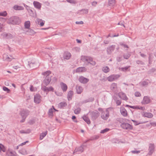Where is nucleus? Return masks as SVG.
<instances>
[{
	"instance_id": "nucleus-1",
	"label": "nucleus",
	"mask_w": 156,
	"mask_h": 156,
	"mask_svg": "<svg viewBox=\"0 0 156 156\" xmlns=\"http://www.w3.org/2000/svg\"><path fill=\"white\" fill-rule=\"evenodd\" d=\"M81 60L85 63L90 64L92 66H94L96 64V62L93 61L92 58L87 56L82 55L81 57Z\"/></svg>"
},
{
	"instance_id": "nucleus-2",
	"label": "nucleus",
	"mask_w": 156,
	"mask_h": 156,
	"mask_svg": "<svg viewBox=\"0 0 156 156\" xmlns=\"http://www.w3.org/2000/svg\"><path fill=\"white\" fill-rule=\"evenodd\" d=\"M20 22L19 17L16 16L11 17L8 20V23L13 24H19Z\"/></svg>"
},
{
	"instance_id": "nucleus-3",
	"label": "nucleus",
	"mask_w": 156,
	"mask_h": 156,
	"mask_svg": "<svg viewBox=\"0 0 156 156\" xmlns=\"http://www.w3.org/2000/svg\"><path fill=\"white\" fill-rule=\"evenodd\" d=\"M89 113L90 115L91 119L93 121L96 119L100 115L99 112L97 110L89 112Z\"/></svg>"
},
{
	"instance_id": "nucleus-4",
	"label": "nucleus",
	"mask_w": 156,
	"mask_h": 156,
	"mask_svg": "<svg viewBox=\"0 0 156 156\" xmlns=\"http://www.w3.org/2000/svg\"><path fill=\"white\" fill-rule=\"evenodd\" d=\"M30 111L27 109H23L20 112V115L22 118H26L29 115Z\"/></svg>"
},
{
	"instance_id": "nucleus-5",
	"label": "nucleus",
	"mask_w": 156,
	"mask_h": 156,
	"mask_svg": "<svg viewBox=\"0 0 156 156\" xmlns=\"http://www.w3.org/2000/svg\"><path fill=\"white\" fill-rule=\"evenodd\" d=\"M120 77V75L118 74L111 75L107 78V80L109 81L112 82L117 80Z\"/></svg>"
},
{
	"instance_id": "nucleus-6",
	"label": "nucleus",
	"mask_w": 156,
	"mask_h": 156,
	"mask_svg": "<svg viewBox=\"0 0 156 156\" xmlns=\"http://www.w3.org/2000/svg\"><path fill=\"white\" fill-rule=\"evenodd\" d=\"M86 147V145L82 144L80 146L76 147L73 153L77 152H78L79 153L82 152L84 150V147Z\"/></svg>"
},
{
	"instance_id": "nucleus-7",
	"label": "nucleus",
	"mask_w": 156,
	"mask_h": 156,
	"mask_svg": "<svg viewBox=\"0 0 156 156\" xmlns=\"http://www.w3.org/2000/svg\"><path fill=\"white\" fill-rule=\"evenodd\" d=\"M120 126L124 129H133L132 126L127 123L123 122L120 125Z\"/></svg>"
},
{
	"instance_id": "nucleus-8",
	"label": "nucleus",
	"mask_w": 156,
	"mask_h": 156,
	"mask_svg": "<svg viewBox=\"0 0 156 156\" xmlns=\"http://www.w3.org/2000/svg\"><path fill=\"white\" fill-rule=\"evenodd\" d=\"M109 116V112L107 109H106L105 112H102L101 114V118L104 120H107Z\"/></svg>"
},
{
	"instance_id": "nucleus-9",
	"label": "nucleus",
	"mask_w": 156,
	"mask_h": 156,
	"mask_svg": "<svg viewBox=\"0 0 156 156\" xmlns=\"http://www.w3.org/2000/svg\"><path fill=\"white\" fill-rule=\"evenodd\" d=\"M155 149L154 145L153 144H150L149 145L148 154L151 155L154 152Z\"/></svg>"
},
{
	"instance_id": "nucleus-10",
	"label": "nucleus",
	"mask_w": 156,
	"mask_h": 156,
	"mask_svg": "<svg viewBox=\"0 0 156 156\" xmlns=\"http://www.w3.org/2000/svg\"><path fill=\"white\" fill-rule=\"evenodd\" d=\"M151 102V100L149 97L147 96H145L144 97L143 100L141 102V103L143 105H145Z\"/></svg>"
},
{
	"instance_id": "nucleus-11",
	"label": "nucleus",
	"mask_w": 156,
	"mask_h": 156,
	"mask_svg": "<svg viewBox=\"0 0 156 156\" xmlns=\"http://www.w3.org/2000/svg\"><path fill=\"white\" fill-rule=\"evenodd\" d=\"M115 48V45H112L108 47L107 49V52L108 55H110L114 51Z\"/></svg>"
},
{
	"instance_id": "nucleus-12",
	"label": "nucleus",
	"mask_w": 156,
	"mask_h": 156,
	"mask_svg": "<svg viewBox=\"0 0 156 156\" xmlns=\"http://www.w3.org/2000/svg\"><path fill=\"white\" fill-rule=\"evenodd\" d=\"M34 102L36 104H39L41 101V96L39 94H36L34 96Z\"/></svg>"
},
{
	"instance_id": "nucleus-13",
	"label": "nucleus",
	"mask_w": 156,
	"mask_h": 156,
	"mask_svg": "<svg viewBox=\"0 0 156 156\" xmlns=\"http://www.w3.org/2000/svg\"><path fill=\"white\" fill-rule=\"evenodd\" d=\"M79 80L80 83L85 84L87 83L89 81V79L82 76H81L80 77L79 79Z\"/></svg>"
},
{
	"instance_id": "nucleus-14",
	"label": "nucleus",
	"mask_w": 156,
	"mask_h": 156,
	"mask_svg": "<svg viewBox=\"0 0 156 156\" xmlns=\"http://www.w3.org/2000/svg\"><path fill=\"white\" fill-rule=\"evenodd\" d=\"M119 96L122 99L127 101L128 100V98L127 97L126 94L122 92H120L119 93Z\"/></svg>"
},
{
	"instance_id": "nucleus-15",
	"label": "nucleus",
	"mask_w": 156,
	"mask_h": 156,
	"mask_svg": "<svg viewBox=\"0 0 156 156\" xmlns=\"http://www.w3.org/2000/svg\"><path fill=\"white\" fill-rule=\"evenodd\" d=\"M87 69L84 67H80L77 68L76 70V73H82L87 71Z\"/></svg>"
},
{
	"instance_id": "nucleus-16",
	"label": "nucleus",
	"mask_w": 156,
	"mask_h": 156,
	"mask_svg": "<svg viewBox=\"0 0 156 156\" xmlns=\"http://www.w3.org/2000/svg\"><path fill=\"white\" fill-rule=\"evenodd\" d=\"M33 5L35 8L38 9H40L41 6V4L37 1H34L33 2Z\"/></svg>"
},
{
	"instance_id": "nucleus-17",
	"label": "nucleus",
	"mask_w": 156,
	"mask_h": 156,
	"mask_svg": "<svg viewBox=\"0 0 156 156\" xmlns=\"http://www.w3.org/2000/svg\"><path fill=\"white\" fill-rule=\"evenodd\" d=\"M51 80V76H47L45 77V79L44 80V83L46 85H47L48 84L50 83Z\"/></svg>"
},
{
	"instance_id": "nucleus-18",
	"label": "nucleus",
	"mask_w": 156,
	"mask_h": 156,
	"mask_svg": "<svg viewBox=\"0 0 156 156\" xmlns=\"http://www.w3.org/2000/svg\"><path fill=\"white\" fill-rule=\"evenodd\" d=\"M42 90L44 92H47L51 91L53 92L54 88L52 87H49L44 86L42 88Z\"/></svg>"
},
{
	"instance_id": "nucleus-19",
	"label": "nucleus",
	"mask_w": 156,
	"mask_h": 156,
	"mask_svg": "<svg viewBox=\"0 0 156 156\" xmlns=\"http://www.w3.org/2000/svg\"><path fill=\"white\" fill-rule=\"evenodd\" d=\"M151 83V82L148 80H146L142 81L140 83V84L141 86L143 87L147 86L149 83Z\"/></svg>"
},
{
	"instance_id": "nucleus-20",
	"label": "nucleus",
	"mask_w": 156,
	"mask_h": 156,
	"mask_svg": "<svg viewBox=\"0 0 156 156\" xmlns=\"http://www.w3.org/2000/svg\"><path fill=\"white\" fill-rule=\"evenodd\" d=\"M120 112L121 114L124 117H126L127 115V112L125 108H120Z\"/></svg>"
},
{
	"instance_id": "nucleus-21",
	"label": "nucleus",
	"mask_w": 156,
	"mask_h": 156,
	"mask_svg": "<svg viewBox=\"0 0 156 156\" xmlns=\"http://www.w3.org/2000/svg\"><path fill=\"white\" fill-rule=\"evenodd\" d=\"M28 30L26 31L25 33L28 35H33L34 34L35 32L32 29H28Z\"/></svg>"
},
{
	"instance_id": "nucleus-22",
	"label": "nucleus",
	"mask_w": 156,
	"mask_h": 156,
	"mask_svg": "<svg viewBox=\"0 0 156 156\" xmlns=\"http://www.w3.org/2000/svg\"><path fill=\"white\" fill-rule=\"evenodd\" d=\"M60 85L61 87V88L62 89L63 91H66L67 89V85L66 84L63 83H61L60 84Z\"/></svg>"
},
{
	"instance_id": "nucleus-23",
	"label": "nucleus",
	"mask_w": 156,
	"mask_h": 156,
	"mask_svg": "<svg viewBox=\"0 0 156 156\" xmlns=\"http://www.w3.org/2000/svg\"><path fill=\"white\" fill-rule=\"evenodd\" d=\"M71 56V54L69 52H65L63 57L64 59H69L70 58Z\"/></svg>"
},
{
	"instance_id": "nucleus-24",
	"label": "nucleus",
	"mask_w": 156,
	"mask_h": 156,
	"mask_svg": "<svg viewBox=\"0 0 156 156\" xmlns=\"http://www.w3.org/2000/svg\"><path fill=\"white\" fill-rule=\"evenodd\" d=\"M16 153L15 151H8L7 152V154L8 156H15L16 155Z\"/></svg>"
},
{
	"instance_id": "nucleus-25",
	"label": "nucleus",
	"mask_w": 156,
	"mask_h": 156,
	"mask_svg": "<svg viewBox=\"0 0 156 156\" xmlns=\"http://www.w3.org/2000/svg\"><path fill=\"white\" fill-rule=\"evenodd\" d=\"M13 8L14 10H22L24 9V8L23 6L17 5H14Z\"/></svg>"
},
{
	"instance_id": "nucleus-26",
	"label": "nucleus",
	"mask_w": 156,
	"mask_h": 156,
	"mask_svg": "<svg viewBox=\"0 0 156 156\" xmlns=\"http://www.w3.org/2000/svg\"><path fill=\"white\" fill-rule=\"evenodd\" d=\"M117 88V85L116 83H112L111 85L110 89L114 91L116 90Z\"/></svg>"
},
{
	"instance_id": "nucleus-27",
	"label": "nucleus",
	"mask_w": 156,
	"mask_h": 156,
	"mask_svg": "<svg viewBox=\"0 0 156 156\" xmlns=\"http://www.w3.org/2000/svg\"><path fill=\"white\" fill-rule=\"evenodd\" d=\"M83 90V88L81 86H77L76 87V91L77 94H80Z\"/></svg>"
},
{
	"instance_id": "nucleus-28",
	"label": "nucleus",
	"mask_w": 156,
	"mask_h": 156,
	"mask_svg": "<svg viewBox=\"0 0 156 156\" xmlns=\"http://www.w3.org/2000/svg\"><path fill=\"white\" fill-rule=\"evenodd\" d=\"M35 63H33L32 62H28V63L27 66L28 68L32 69H34L35 68Z\"/></svg>"
},
{
	"instance_id": "nucleus-29",
	"label": "nucleus",
	"mask_w": 156,
	"mask_h": 156,
	"mask_svg": "<svg viewBox=\"0 0 156 156\" xmlns=\"http://www.w3.org/2000/svg\"><path fill=\"white\" fill-rule=\"evenodd\" d=\"M73 94V92L72 90H70L68 92L67 98L68 101H69L71 100Z\"/></svg>"
},
{
	"instance_id": "nucleus-30",
	"label": "nucleus",
	"mask_w": 156,
	"mask_h": 156,
	"mask_svg": "<svg viewBox=\"0 0 156 156\" xmlns=\"http://www.w3.org/2000/svg\"><path fill=\"white\" fill-rule=\"evenodd\" d=\"M67 105V104L66 102H62L58 104V106L59 108H62L66 107Z\"/></svg>"
},
{
	"instance_id": "nucleus-31",
	"label": "nucleus",
	"mask_w": 156,
	"mask_h": 156,
	"mask_svg": "<svg viewBox=\"0 0 156 156\" xmlns=\"http://www.w3.org/2000/svg\"><path fill=\"white\" fill-rule=\"evenodd\" d=\"M115 4V0H109L108 5L109 6L112 7L114 6Z\"/></svg>"
},
{
	"instance_id": "nucleus-32",
	"label": "nucleus",
	"mask_w": 156,
	"mask_h": 156,
	"mask_svg": "<svg viewBox=\"0 0 156 156\" xmlns=\"http://www.w3.org/2000/svg\"><path fill=\"white\" fill-rule=\"evenodd\" d=\"M83 120L86 122L88 124H90V122L89 118L86 116H84L83 117Z\"/></svg>"
},
{
	"instance_id": "nucleus-33",
	"label": "nucleus",
	"mask_w": 156,
	"mask_h": 156,
	"mask_svg": "<svg viewBox=\"0 0 156 156\" xmlns=\"http://www.w3.org/2000/svg\"><path fill=\"white\" fill-rule=\"evenodd\" d=\"M30 23L29 21H26L24 23V27L26 28L29 29L30 27Z\"/></svg>"
},
{
	"instance_id": "nucleus-34",
	"label": "nucleus",
	"mask_w": 156,
	"mask_h": 156,
	"mask_svg": "<svg viewBox=\"0 0 156 156\" xmlns=\"http://www.w3.org/2000/svg\"><path fill=\"white\" fill-rule=\"evenodd\" d=\"M102 70L105 73H107L110 71V69L108 66H106L102 68Z\"/></svg>"
},
{
	"instance_id": "nucleus-35",
	"label": "nucleus",
	"mask_w": 156,
	"mask_h": 156,
	"mask_svg": "<svg viewBox=\"0 0 156 156\" xmlns=\"http://www.w3.org/2000/svg\"><path fill=\"white\" fill-rule=\"evenodd\" d=\"M54 110L55 111H57V110H56L54 107L53 106H52V108H50L48 111V114L49 115H53V111Z\"/></svg>"
},
{
	"instance_id": "nucleus-36",
	"label": "nucleus",
	"mask_w": 156,
	"mask_h": 156,
	"mask_svg": "<svg viewBox=\"0 0 156 156\" xmlns=\"http://www.w3.org/2000/svg\"><path fill=\"white\" fill-rule=\"evenodd\" d=\"M47 131H46L42 133L41 134L40 137V139L41 140L43 139L46 136L47 134Z\"/></svg>"
},
{
	"instance_id": "nucleus-37",
	"label": "nucleus",
	"mask_w": 156,
	"mask_h": 156,
	"mask_svg": "<svg viewBox=\"0 0 156 156\" xmlns=\"http://www.w3.org/2000/svg\"><path fill=\"white\" fill-rule=\"evenodd\" d=\"M144 116L147 117L151 118L153 116V115L151 113L146 112L144 113Z\"/></svg>"
},
{
	"instance_id": "nucleus-38",
	"label": "nucleus",
	"mask_w": 156,
	"mask_h": 156,
	"mask_svg": "<svg viewBox=\"0 0 156 156\" xmlns=\"http://www.w3.org/2000/svg\"><path fill=\"white\" fill-rule=\"evenodd\" d=\"M51 73V72L50 71L48 70L46 72L42 73V74L44 75V77H47V76H51L49 75Z\"/></svg>"
},
{
	"instance_id": "nucleus-39",
	"label": "nucleus",
	"mask_w": 156,
	"mask_h": 156,
	"mask_svg": "<svg viewBox=\"0 0 156 156\" xmlns=\"http://www.w3.org/2000/svg\"><path fill=\"white\" fill-rule=\"evenodd\" d=\"M81 111V108H77L76 109H75L74 110V113L76 114H79Z\"/></svg>"
},
{
	"instance_id": "nucleus-40",
	"label": "nucleus",
	"mask_w": 156,
	"mask_h": 156,
	"mask_svg": "<svg viewBox=\"0 0 156 156\" xmlns=\"http://www.w3.org/2000/svg\"><path fill=\"white\" fill-rule=\"evenodd\" d=\"M12 35L9 33H6V37L5 38L7 39H11L12 38Z\"/></svg>"
},
{
	"instance_id": "nucleus-41",
	"label": "nucleus",
	"mask_w": 156,
	"mask_h": 156,
	"mask_svg": "<svg viewBox=\"0 0 156 156\" xmlns=\"http://www.w3.org/2000/svg\"><path fill=\"white\" fill-rule=\"evenodd\" d=\"M3 90L4 91H6L7 93H9L10 92V90L5 86L3 87Z\"/></svg>"
},
{
	"instance_id": "nucleus-42",
	"label": "nucleus",
	"mask_w": 156,
	"mask_h": 156,
	"mask_svg": "<svg viewBox=\"0 0 156 156\" xmlns=\"http://www.w3.org/2000/svg\"><path fill=\"white\" fill-rule=\"evenodd\" d=\"M1 151L4 152L5 151V149L3 145L0 144V152Z\"/></svg>"
},
{
	"instance_id": "nucleus-43",
	"label": "nucleus",
	"mask_w": 156,
	"mask_h": 156,
	"mask_svg": "<svg viewBox=\"0 0 156 156\" xmlns=\"http://www.w3.org/2000/svg\"><path fill=\"white\" fill-rule=\"evenodd\" d=\"M136 63L138 65H144V62L142 61L138 60L136 61Z\"/></svg>"
},
{
	"instance_id": "nucleus-44",
	"label": "nucleus",
	"mask_w": 156,
	"mask_h": 156,
	"mask_svg": "<svg viewBox=\"0 0 156 156\" xmlns=\"http://www.w3.org/2000/svg\"><path fill=\"white\" fill-rule=\"evenodd\" d=\"M109 130H110L109 129L106 128H105V129H104L103 130H101L100 132V133H104L108 131Z\"/></svg>"
},
{
	"instance_id": "nucleus-45",
	"label": "nucleus",
	"mask_w": 156,
	"mask_h": 156,
	"mask_svg": "<svg viewBox=\"0 0 156 156\" xmlns=\"http://www.w3.org/2000/svg\"><path fill=\"white\" fill-rule=\"evenodd\" d=\"M156 69L155 68H152L148 71V73L149 74L153 73L156 71Z\"/></svg>"
},
{
	"instance_id": "nucleus-46",
	"label": "nucleus",
	"mask_w": 156,
	"mask_h": 156,
	"mask_svg": "<svg viewBox=\"0 0 156 156\" xmlns=\"http://www.w3.org/2000/svg\"><path fill=\"white\" fill-rule=\"evenodd\" d=\"M94 99L93 98H90L85 100L84 101V103H87L88 102H92L94 101Z\"/></svg>"
},
{
	"instance_id": "nucleus-47",
	"label": "nucleus",
	"mask_w": 156,
	"mask_h": 156,
	"mask_svg": "<svg viewBox=\"0 0 156 156\" xmlns=\"http://www.w3.org/2000/svg\"><path fill=\"white\" fill-rule=\"evenodd\" d=\"M67 2L71 4H76V0H66Z\"/></svg>"
},
{
	"instance_id": "nucleus-48",
	"label": "nucleus",
	"mask_w": 156,
	"mask_h": 156,
	"mask_svg": "<svg viewBox=\"0 0 156 156\" xmlns=\"http://www.w3.org/2000/svg\"><path fill=\"white\" fill-rule=\"evenodd\" d=\"M130 67L129 66H127L121 68V70L123 71H126Z\"/></svg>"
},
{
	"instance_id": "nucleus-49",
	"label": "nucleus",
	"mask_w": 156,
	"mask_h": 156,
	"mask_svg": "<svg viewBox=\"0 0 156 156\" xmlns=\"http://www.w3.org/2000/svg\"><path fill=\"white\" fill-rule=\"evenodd\" d=\"M14 59V58H13V57L12 56L10 55H8V58H7V59L6 60L7 61H10L12 59Z\"/></svg>"
},
{
	"instance_id": "nucleus-50",
	"label": "nucleus",
	"mask_w": 156,
	"mask_h": 156,
	"mask_svg": "<svg viewBox=\"0 0 156 156\" xmlns=\"http://www.w3.org/2000/svg\"><path fill=\"white\" fill-rule=\"evenodd\" d=\"M6 15L7 13L5 11L2 12H0V16H5Z\"/></svg>"
},
{
	"instance_id": "nucleus-51",
	"label": "nucleus",
	"mask_w": 156,
	"mask_h": 156,
	"mask_svg": "<svg viewBox=\"0 0 156 156\" xmlns=\"http://www.w3.org/2000/svg\"><path fill=\"white\" fill-rule=\"evenodd\" d=\"M132 121L133 122L134 125L135 126L138 125L140 124V122L135 120H132Z\"/></svg>"
},
{
	"instance_id": "nucleus-52",
	"label": "nucleus",
	"mask_w": 156,
	"mask_h": 156,
	"mask_svg": "<svg viewBox=\"0 0 156 156\" xmlns=\"http://www.w3.org/2000/svg\"><path fill=\"white\" fill-rule=\"evenodd\" d=\"M130 56V55L129 54H127L126 55H123V57L124 58L126 59H128Z\"/></svg>"
},
{
	"instance_id": "nucleus-53",
	"label": "nucleus",
	"mask_w": 156,
	"mask_h": 156,
	"mask_svg": "<svg viewBox=\"0 0 156 156\" xmlns=\"http://www.w3.org/2000/svg\"><path fill=\"white\" fill-rule=\"evenodd\" d=\"M131 152L133 154H138L140 152V151H136V150H133L131 151Z\"/></svg>"
},
{
	"instance_id": "nucleus-54",
	"label": "nucleus",
	"mask_w": 156,
	"mask_h": 156,
	"mask_svg": "<svg viewBox=\"0 0 156 156\" xmlns=\"http://www.w3.org/2000/svg\"><path fill=\"white\" fill-rule=\"evenodd\" d=\"M81 11H83V13L87 14L88 12V9H83L81 10Z\"/></svg>"
},
{
	"instance_id": "nucleus-55",
	"label": "nucleus",
	"mask_w": 156,
	"mask_h": 156,
	"mask_svg": "<svg viewBox=\"0 0 156 156\" xmlns=\"http://www.w3.org/2000/svg\"><path fill=\"white\" fill-rule=\"evenodd\" d=\"M135 95L136 97H140L141 94L139 92H136L135 93Z\"/></svg>"
},
{
	"instance_id": "nucleus-56",
	"label": "nucleus",
	"mask_w": 156,
	"mask_h": 156,
	"mask_svg": "<svg viewBox=\"0 0 156 156\" xmlns=\"http://www.w3.org/2000/svg\"><path fill=\"white\" fill-rule=\"evenodd\" d=\"M1 37L4 38H5L6 37V33L5 32H4L2 33L1 34Z\"/></svg>"
},
{
	"instance_id": "nucleus-57",
	"label": "nucleus",
	"mask_w": 156,
	"mask_h": 156,
	"mask_svg": "<svg viewBox=\"0 0 156 156\" xmlns=\"http://www.w3.org/2000/svg\"><path fill=\"white\" fill-rule=\"evenodd\" d=\"M138 106H130V108L134 109H138Z\"/></svg>"
},
{
	"instance_id": "nucleus-58",
	"label": "nucleus",
	"mask_w": 156,
	"mask_h": 156,
	"mask_svg": "<svg viewBox=\"0 0 156 156\" xmlns=\"http://www.w3.org/2000/svg\"><path fill=\"white\" fill-rule=\"evenodd\" d=\"M138 109H140L142 111H144L145 109V108L144 107L138 106Z\"/></svg>"
},
{
	"instance_id": "nucleus-59",
	"label": "nucleus",
	"mask_w": 156,
	"mask_h": 156,
	"mask_svg": "<svg viewBox=\"0 0 156 156\" xmlns=\"http://www.w3.org/2000/svg\"><path fill=\"white\" fill-rule=\"evenodd\" d=\"M30 89L31 91H35V88L32 86H30Z\"/></svg>"
},
{
	"instance_id": "nucleus-60",
	"label": "nucleus",
	"mask_w": 156,
	"mask_h": 156,
	"mask_svg": "<svg viewBox=\"0 0 156 156\" xmlns=\"http://www.w3.org/2000/svg\"><path fill=\"white\" fill-rule=\"evenodd\" d=\"M121 103V101L119 100H117L116 101V104L117 105H119Z\"/></svg>"
},
{
	"instance_id": "nucleus-61",
	"label": "nucleus",
	"mask_w": 156,
	"mask_h": 156,
	"mask_svg": "<svg viewBox=\"0 0 156 156\" xmlns=\"http://www.w3.org/2000/svg\"><path fill=\"white\" fill-rule=\"evenodd\" d=\"M118 24L120 25L121 26H122L124 27H125L124 24L123 22L121 21V22H119V23H118Z\"/></svg>"
},
{
	"instance_id": "nucleus-62",
	"label": "nucleus",
	"mask_w": 156,
	"mask_h": 156,
	"mask_svg": "<svg viewBox=\"0 0 156 156\" xmlns=\"http://www.w3.org/2000/svg\"><path fill=\"white\" fill-rule=\"evenodd\" d=\"M76 23L77 24H83V21H76Z\"/></svg>"
},
{
	"instance_id": "nucleus-63",
	"label": "nucleus",
	"mask_w": 156,
	"mask_h": 156,
	"mask_svg": "<svg viewBox=\"0 0 156 156\" xmlns=\"http://www.w3.org/2000/svg\"><path fill=\"white\" fill-rule=\"evenodd\" d=\"M3 58L5 60H6L7 58H8V55L6 54H4L3 56Z\"/></svg>"
},
{
	"instance_id": "nucleus-64",
	"label": "nucleus",
	"mask_w": 156,
	"mask_h": 156,
	"mask_svg": "<svg viewBox=\"0 0 156 156\" xmlns=\"http://www.w3.org/2000/svg\"><path fill=\"white\" fill-rule=\"evenodd\" d=\"M122 58V57L121 56L120 57H118L116 58L117 61L118 62H120L121 61Z\"/></svg>"
}]
</instances>
